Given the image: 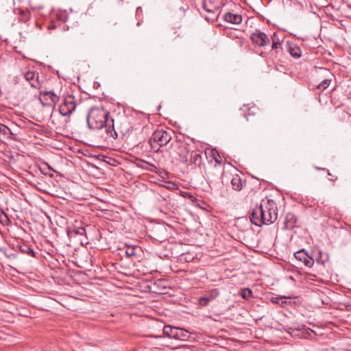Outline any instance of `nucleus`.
<instances>
[{
  "instance_id": "obj_37",
  "label": "nucleus",
  "mask_w": 351,
  "mask_h": 351,
  "mask_svg": "<svg viewBox=\"0 0 351 351\" xmlns=\"http://www.w3.org/2000/svg\"><path fill=\"white\" fill-rule=\"evenodd\" d=\"M215 160L216 161V162H217L219 164L221 163V161L219 160V158H215Z\"/></svg>"
},
{
  "instance_id": "obj_32",
  "label": "nucleus",
  "mask_w": 351,
  "mask_h": 351,
  "mask_svg": "<svg viewBox=\"0 0 351 351\" xmlns=\"http://www.w3.org/2000/svg\"><path fill=\"white\" fill-rule=\"evenodd\" d=\"M206 6H207V5H206V3H204V9L206 12H213V10H210V9H209V8H206Z\"/></svg>"
},
{
  "instance_id": "obj_20",
  "label": "nucleus",
  "mask_w": 351,
  "mask_h": 351,
  "mask_svg": "<svg viewBox=\"0 0 351 351\" xmlns=\"http://www.w3.org/2000/svg\"><path fill=\"white\" fill-rule=\"evenodd\" d=\"M201 159L200 151L195 150L191 153L190 161L191 163L197 165Z\"/></svg>"
},
{
  "instance_id": "obj_39",
  "label": "nucleus",
  "mask_w": 351,
  "mask_h": 351,
  "mask_svg": "<svg viewBox=\"0 0 351 351\" xmlns=\"http://www.w3.org/2000/svg\"><path fill=\"white\" fill-rule=\"evenodd\" d=\"M141 10V7H138V8H137V9H136V12H138V11H140Z\"/></svg>"
},
{
  "instance_id": "obj_15",
  "label": "nucleus",
  "mask_w": 351,
  "mask_h": 351,
  "mask_svg": "<svg viewBox=\"0 0 351 351\" xmlns=\"http://www.w3.org/2000/svg\"><path fill=\"white\" fill-rule=\"evenodd\" d=\"M41 96L48 97L51 101V103H48L47 104H56L59 101V97L53 92V91H41Z\"/></svg>"
},
{
  "instance_id": "obj_18",
  "label": "nucleus",
  "mask_w": 351,
  "mask_h": 351,
  "mask_svg": "<svg viewBox=\"0 0 351 351\" xmlns=\"http://www.w3.org/2000/svg\"><path fill=\"white\" fill-rule=\"evenodd\" d=\"M329 259V256L326 252L319 251V256L316 257V262L318 264L324 265Z\"/></svg>"
},
{
  "instance_id": "obj_4",
  "label": "nucleus",
  "mask_w": 351,
  "mask_h": 351,
  "mask_svg": "<svg viewBox=\"0 0 351 351\" xmlns=\"http://www.w3.org/2000/svg\"><path fill=\"white\" fill-rule=\"evenodd\" d=\"M75 99L74 96L68 95L64 97L63 102L59 108V112L62 116L70 115L75 109Z\"/></svg>"
},
{
  "instance_id": "obj_17",
  "label": "nucleus",
  "mask_w": 351,
  "mask_h": 351,
  "mask_svg": "<svg viewBox=\"0 0 351 351\" xmlns=\"http://www.w3.org/2000/svg\"><path fill=\"white\" fill-rule=\"evenodd\" d=\"M291 56L295 58H299L302 51L298 45H287Z\"/></svg>"
},
{
  "instance_id": "obj_10",
  "label": "nucleus",
  "mask_w": 351,
  "mask_h": 351,
  "mask_svg": "<svg viewBox=\"0 0 351 351\" xmlns=\"http://www.w3.org/2000/svg\"><path fill=\"white\" fill-rule=\"evenodd\" d=\"M297 223L296 216L291 213H289L286 215L284 221V228L285 230L292 229L295 226Z\"/></svg>"
},
{
  "instance_id": "obj_22",
  "label": "nucleus",
  "mask_w": 351,
  "mask_h": 351,
  "mask_svg": "<svg viewBox=\"0 0 351 351\" xmlns=\"http://www.w3.org/2000/svg\"><path fill=\"white\" fill-rule=\"evenodd\" d=\"M137 247L136 246H127L125 249V254L128 257H132L136 255Z\"/></svg>"
},
{
  "instance_id": "obj_9",
  "label": "nucleus",
  "mask_w": 351,
  "mask_h": 351,
  "mask_svg": "<svg viewBox=\"0 0 351 351\" xmlns=\"http://www.w3.org/2000/svg\"><path fill=\"white\" fill-rule=\"evenodd\" d=\"M218 295L219 292L216 289L213 290L210 293H208L199 299V305L206 306L210 301L216 298Z\"/></svg>"
},
{
  "instance_id": "obj_24",
  "label": "nucleus",
  "mask_w": 351,
  "mask_h": 351,
  "mask_svg": "<svg viewBox=\"0 0 351 351\" xmlns=\"http://www.w3.org/2000/svg\"><path fill=\"white\" fill-rule=\"evenodd\" d=\"M330 82H331L330 79H328V78L324 79L317 85V88L319 90L323 91L330 85Z\"/></svg>"
},
{
  "instance_id": "obj_33",
  "label": "nucleus",
  "mask_w": 351,
  "mask_h": 351,
  "mask_svg": "<svg viewBox=\"0 0 351 351\" xmlns=\"http://www.w3.org/2000/svg\"><path fill=\"white\" fill-rule=\"evenodd\" d=\"M56 28V25L52 23L50 25L48 26L49 29H54Z\"/></svg>"
},
{
  "instance_id": "obj_43",
  "label": "nucleus",
  "mask_w": 351,
  "mask_h": 351,
  "mask_svg": "<svg viewBox=\"0 0 351 351\" xmlns=\"http://www.w3.org/2000/svg\"><path fill=\"white\" fill-rule=\"evenodd\" d=\"M286 44H287V45H289V41H287V42H286Z\"/></svg>"
},
{
  "instance_id": "obj_30",
  "label": "nucleus",
  "mask_w": 351,
  "mask_h": 351,
  "mask_svg": "<svg viewBox=\"0 0 351 351\" xmlns=\"http://www.w3.org/2000/svg\"><path fill=\"white\" fill-rule=\"evenodd\" d=\"M327 172H328V176L331 177V178H330V180L336 181L337 180V177L334 176L328 170H327Z\"/></svg>"
},
{
  "instance_id": "obj_29",
  "label": "nucleus",
  "mask_w": 351,
  "mask_h": 351,
  "mask_svg": "<svg viewBox=\"0 0 351 351\" xmlns=\"http://www.w3.org/2000/svg\"><path fill=\"white\" fill-rule=\"evenodd\" d=\"M143 162H145L146 165H147L149 166V167H147V169L151 171H154V172H156V170L157 169V167L152 165V164H150L147 162H145L144 160H142Z\"/></svg>"
},
{
  "instance_id": "obj_3",
  "label": "nucleus",
  "mask_w": 351,
  "mask_h": 351,
  "mask_svg": "<svg viewBox=\"0 0 351 351\" xmlns=\"http://www.w3.org/2000/svg\"><path fill=\"white\" fill-rule=\"evenodd\" d=\"M261 207L263 208V213L265 219L263 220V224H271L275 222L278 218V209L275 202L272 199H263L261 203Z\"/></svg>"
},
{
  "instance_id": "obj_31",
  "label": "nucleus",
  "mask_w": 351,
  "mask_h": 351,
  "mask_svg": "<svg viewBox=\"0 0 351 351\" xmlns=\"http://www.w3.org/2000/svg\"><path fill=\"white\" fill-rule=\"evenodd\" d=\"M319 70L321 72L324 73H328V74H330V75H332L328 69H325V68H322V67H321V68H319Z\"/></svg>"
},
{
  "instance_id": "obj_34",
  "label": "nucleus",
  "mask_w": 351,
  "mask_h": 351,
  "mask_svg": "<svg viewBox=\"0 0 351 351\" xmlns=\"http://www.w3.org/2000/svg\"><path fill=\"white\" fill-rule=\"evenodd\" d=\"M182 161L184 162V163H187L189 160H188V158H187V156H183V158H182Z\"/></svg>"
},
{
  "instance_id": "obj_11",
  "label": "nucleus",
  "mask_w": 351,
  "mask_h": 351,
  "mask_svg": "<svg viewBox=\"0 0 351 351\" xmlns=\"http://www.w3.org/2000/svg\"><path fill=\"white\" fill-rule=\"evenodd\" d=\"M246 184L245 180H243L241 176L238 174L234 175L231 180V185L234 190L241 191L243 186Z\"/></svg>"
},
{
  "instance_id": "obj_16",
  "label": "nucleus",
  "mask_w": 351,
  "mask_h": 351,
  "mask_svg": "<svg viewBox=\"0 0 351 351\" xmlns=\"http://www.w3.org/2000/svg\"><path fill=\"white\" fill-rule=\"evenodd\" d=\"M19 248L20 252L23 254H28L32 257L36 256L33 247L27 243H22L19 245Z\"/></svg>"
},
{
  "instance_id": "obj_8",
  "label": "nucleus",
  "mask_w": 351,
  "mask_h": 351,
  "mask_svg": "<svg viewBox=\"0 0 351 351\" xmlns=\"http://www.w3.org/2000/svg\"><path fill=\"white\" fill-rule=\"evenodd\" d=\"M254 44H267L269 43V37L264 32L256 30L250 36Z\"/></svg>"
},
{
  "instance_id": "obj_19",
  "label": "nucleus",
  "mask_w": 351,
  "mask_h": 351,
  "mask_svg": "<svg viewBox=\"0 0 351 351\" xmlns=\"http://www.w3.org/2000/svg\"><path fill=\"white\" fill-rule=\"evenodd\" d=\"M177 327H172L171 326L167 325L163 327V334L169 337L170 338H173L174 332H176Z\"/></svg>"
},
{
  "instance_id": "obj_38",
  "label": "nucleus",
  "mask_w": 351,
  "mask_h": 351,
  "mask_svg": "<svg viewBox=\"0 0 351 351\" xmlns=\"http://www.w3.org/2000/svg\"><path fill=\"white\" fill-rule=\"evenodd\" d=\"M188 196H189V198H190V199H193V196L192 195H188Z\"/></svg>"
},
{
  "instance_id": "obj_1",
  "label": "nucleus",
  "mask_w": 351,
  "mask_h": 351,
  "mask_svg": "<svg viewBox=\"0 0 351 351\" xmlns=\"http://www.w3.org/2000/svg\"><path fill=\"white\" fill-rule=\"evenodd\" d=\"M87 123L90 129L106 128V133L114 139L118 138V132L114 130V119L109 112L103 108L93 107L87 115Z\"/></svg>"
},
{
  "instance_id": "obj_41",
  "label": "nucleus",
  "mask_w": 351,
  "mask_h": 351,
  "mask_svg": "<svg viewBox=\"0 0 351 351\" xmlns=\"http://www.w3.org/2000/svg\"><path fill=\"white\" fill-rule=\"evenodd\" d=\"M187 259H189V257H186V259H185V261H189Z\"/></svg>"
},
{
  "instance_id": "obj_5",
  "label": "nucleus",
  "mask_w": 351,
  "mask_h": 351,
  "mask_svg": "<svg viewBox=\"0 0 351 351\" xmlns=\"http://www.w3.org/2000/svg\"><path fill=\"white\" fill-rule=\"evenodd\" d=\"M263 208L261 207L260 205H256L251 211L250 215V221L256 226H261L263 225V219L265 220L264 218V215L263 213Z\"/></svg>"
},
{
  "instance_id": "obj_23",
  "label": "nucleus",
  "mask_w": 351,
  "mask_h": 351,
  "mask_svg": "<svg viewBox=\"0 0 351 351\" xmlns=\"http://www.w3.org/2000/svg\"><path fill=\"white\" fill-rule=\"evenodd\" d=\"M241 295L243 299L249 300L252 296V291L249 288L242 289L241 291Z\"/></svg>"
},
{
  "instance_id": "obj_12",
  "label": "nucleus",
  "mask_w": 351,
  "mask_h": 351,
  "mask_svg": "<svg viewBox=\"0 0 351 351\" xmlns=\"http://www.w3.org/2000/svg\"><path fill=\"white\" fill-rule=\"evenodd\" d=\"M223 19L226 22L237 25L241 23L242 16L240 14L228 12L224 14Z\"/></svg>"
},
{
  "instance_id": "obj_6",
  "label": "nucleus",
  "mask_w": 351,
  "mask_h": 351,
  "mask_svg": "<svg viewBox=\"0 0 351 351\" xmlns=\"http://www.w3.org/2000/svg\"><path fill=\"white\" fill-rule=\"evenodd\" d=\"M294 256L297 260L302 261L305 266L308 267H313L315 261L312 256L309 255L304 249L300 250L294 253Z\"/></svg>"
},
{
  "instance_id": "obj_35",
  "label": "nucleus",
  "mask_w": 351,
  "mask_h": 351,
  "mask_svg": "<svg viewBox=\"0 0 351 351\" xmlns=\"http://www.w3.org/2000/svg\"><path fill=\"white\" fill-rule=\"evenodd\" d=\"M316 169L318 171H326V169L325 168H321L316 167Z\"/></svg>"
},
{
  "instance_id": "obj_28",
  "label": "nucleus",
  "mask_w": 351,
  "mask_h": 351,
  "mask_svg": "<svg viewBox=\"0 0 351 351\" xmlns=\"http://www.w3.org/2000/svg\"><path fill=\"white\" fill-rule=\"evenodd\" d=\"M283 42V40H280L276 33H274L271 36V44H280V43Z\"/></svg>"
},
{
  "instance_id": "obj_21",
  "label": "nucleus",
  "mask_w": 351,
  "mask_h": 351,
  "mask_svg": "<svg viewBox=\"0 0 351 351\" xmlns=\"http://www.w3.org/2000/svg\"><path fill=\"white\" fill-rule=\"evenodd\" d=\"M286 298H287L284 297V296L276 297V298L272 297L271 298V302L274 304H278L281 306H284L287 303V302L285 300Z\"/></svg>"
},
{
  "instance_id": "obj_13",
  "label": "nucleus",
  "mask_w": 351,
  "mask_h": 351,
  "mask_svg": "<svg viewBox=\"0 0 351 351\" xmlns=\"http://www.w3.org/2000/svg\"><path fill=\"white\" fill-rule=\"evenodd\" d=\"M191 333L183 328H176L173 338L181 341H186L189 339Z\"/></svg>"
},
{
  "instance_id": "obj_7",
  "label": "nucleus",
  "mask_w": 351,
  "mask_h": 351,
  "mask_svg": "<svg viewBox=\"0 0 351 351\" xmlns=\"http://www.w3.org/2000/svg\"><path fill=\"white\" fill-rule=\"evenodd\" d=\"M24 77L32 87L38 89L41 88V82L39 80L38 73L34 71H28L25 73Z\"/></svg>"
},
{
  "instance_id": "obj_27",
  "label": "nucleus",
  "mask_w": 351,
  "mask_h": 351,
  "mask_svg": "<svg viewBox=\"0 0 351 351\" xmlns=\"http://www.w3.org/2000/svg\"><path fill=\"white\" fill-rule=\"evenodd\" d=\"M114 130L118 132V137L119 136H124L129 131L128 128L123 129L122 128H119V127H117V128L116 129L114 128Z\"/></svg>"
},
{
  "instance_id": "obj_14",
  "label": "nucleus",
  "mask_w": 351,
  "mask_h": 351,
  "mask_svg": "<svg viewBox=\"0 0 351 351\" xmlns=\"http://www.w3.org/2000/svg\"><path fill=\"white\" fill-rule=\"evenodd\" d=\"M66 233L69 237H73L75 235H83L85 233V229L83 227L69 226L66 228Z\"/></svg>"
},
{
  "instance_id": "obj_40",
  "label": "nucleus",
  "mask_w": 351,
  "mask_h": 351,
  "mask_svg": "<svg viewBox=\"0 0 351 351\" xmlns=\"http://www.w3.org/2000/svg\"><path fill=\"white\" fill-rule=\"evenodd\" d=\"M184 256V254H180L181 260L183 258Z\"/></svg>"
},
{
  "instance_id": "obj_25",
  "label": "nucleus",
  "mask_w": 351,
  "mask_h": 351,
  "mask_svg": "<svg viewBox=\"0 0 351 351\" xmlns=\"http://www.w3.org/2000/svg\"><path fill=\"white\" fill-rule=\"evenodd\" d=\"M57 18L60 21L66 22L67 20V14L65 11H61L57 14Z\"/></svg>"
},
{
  "instance_id": "obj_42",
  "label": "nucleus",
  "mask_w": 351,
  "mask_h": 351,
  "mask_svg": "<svg viewBox=\"0 0 351 351\" xmlns=\"http://www.w3.org/2000/svg\"><path fill=\"white\" fill-rule=\"evenodd\" d=\"M187 259H189V257H186V259H185V261H189Z\"/></svg>"
},
{
  "instance_id": "obj_2",
  "label": "nucleus",
  "mask_w": 351,
  "mask_h": 351,
  "mask_svg": "<svg viewBox=\"0 0 351 351\" xmlns=\"http://www.w3.org/2000/svg\"><path fill=\"white\" fill-rule=\"evenodd\" d=\"M171 138V134L169 132L164 130H158L152 134L149 141V144L151 146L152 150L157 153L160 151V148L167 145Z\"/></svg>"
},
{
  "instance_id": "obj_26",
  "label": "nucleus",
  "mask_w": 351,
  "mask_h": 351,
  "mask_svg": "<svg viewBox=\"0 0 351 351\" xmlns=\"http://www.w3.org/2000/svg\"><path fill=\"white\" fill-rule=\"evenodd\" d=\"M0 131L1 133L4 134H8V133H10V138H12V136L14 135V134L12 132L11 130H9L8 128H7L5 125H0Z\"/></svg>"
},
{
  "instance_id": "obj_36",
  "label": "nucleus",
  "mask_w": 351,
  "mask_h": 351,
  "mask_svg": "<svg viewBox=\"0 0 351 351\" xmlns=\"http://www.w3.org/2000/svg\"><path fill=\"white\" fill-rule=\"evenodd\" d=\"M271 48L272 49H278V45H271Z\"/></svg>"
}]
</instances>
